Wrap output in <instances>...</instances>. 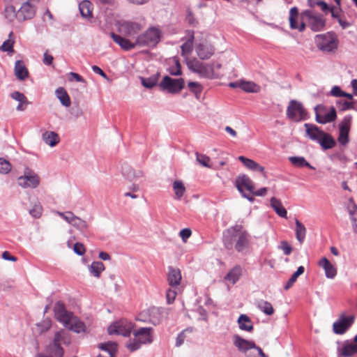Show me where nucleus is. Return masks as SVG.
<instances>
[{
    "label": "nucleus",
    "mask_w": 357,
    "mask_h": 357,
    "mask_svg": "<svg viewBox=\"0 0 357 357\" xmlns=\"http://www.w3.org/2000/svg\"><path fill=\"white\" fill-rule=\"evenodd\" d=\"M104 270L105 266L101 261H93L89 266L90 273L96 278H99Z\"/></svg>",
    "instance_id": "45"
},
{
    "label": "nucleus",
    "mask_w": 357,
    "mask_h": 357,
    "mask_svg": "<svg viewBox=\"0 0 357 357\" xmlns=\"http://www.w3.org/2000/svg\"><path fill=\"white\" fill-rule=\"evenodd\" d=\"M195 51L200 59L208 60L214 54L215 49L211 43L203 41L196 45Z\"/></svg>",
    "instance_id": "15"
},
{
    "label": "nucleus",
    "mask_w": 357,
    "mask_h": 357,
    "mask_svg": "<svg viewBox=\"0 0 357 357\" xmlns=\"http://www.w3.org/2000/svg\"><path fill=\"white\" fill-rule=\"evenodd\" d=\"M55 93L57 98L60 100L62 105L66 107L70 105V97L66 91L63 87L58 88Z\"/></svg>",
    "instance_id": "41"
},
{
    "label": "nucleus",
    "mask_w": 357,
    "mask_h": 357,
    "mask_svg": "<svg viewBox=\"0 0 357 357\" xmlns=\"http://www.w3.org/2000/svg\"><path fill=\"white\" fill-rule=\"evenodd\" d=\"M289 161L296 167H307L310 169H314L306 160L301 156H292L289 158Z\"/></svg>",
    "instance_id": "46"
},
{
    "label": "nucleus",
    "mask_w": 357,
    "mask_h": 357,
    "mask_svg": "<svg viewBox=\"0 0 357 357\" xmlns=\"http://www.w3.org/2000/svg\"><path fill=\"white\" fill-rule=\"evenodd\" d=\"M10 96L13 99L19 102V105L16 107L17 111H24L26 106L30 104L25 95L20 91H14Z\"/></svg>",
    "instance_id": "26"
},
{
    "label": "nucleus",
    "mask_w": 357,
    "mask_h": 357,
    "mask_svg": "<svg viewBox=\"0 0 357 357\" xmlns=\"http://www.w3.org/2000/svg\"><path fill=\"white\" fill-rule=\"evenodd\" d=\"M241 275L242 268L241 266L236 265L228 272L224 279L226 281L230 282L232 284H234L240 279Z\"/></svg>",
    "instance_id": "28"
},
{
    "label": "nucleus",
    "mask_w": 357,
    "mask_h": 357,
    "mask_svg": "<svg viewBox=\"0 0 357 357\" xmlns=\"http://www.w3.org/2000/svg\"><path fill=\"white\" fill-rule=\"evenodd\" d=\"M132 328L133 325L131 322L126 320H121L109 326L108 333L109 335L117 334L128 337L132 331Z\"/></svg>",
    "instance_id": "11"
},
{
    "label": "nucleus",
    "mask_w": 357,
    "mask_h": 357,
    "mask_svg": "<svg viewBox=\"0 0 357 357\" xmlns=\"http://www.w3.org/2000/svg\"><path fill=\"white\" fill-rule=\"evenodd\" d=\"M255 305L259 310L266 315H272L274 313V309L268 301L259 300L256 302Z\"/></svg>",
    "instance_id": "39"
},
{
    "label": "nucleus",
    "mask_w": 357,
    "mask_h": 357,
    "mask_svg": "<svg viewBox=\"0 0 357 357\" xmlns=\"http://www.w3.org/2000/svg\"><path fill=\"white\" fill-rule=\"evenodd\" d=\"M239 328L242 331L251 332L253 330V324L246 314H241L238 319Z\"/></svg>",
    "instance_id": "34"
},
{
    "label": "nucleus",
    "mask_w": 357,
    "mask_h": 357,
    "mask_svg": "<svg viewBox=\"0 0 357 357\" xmlns=\"http://www.w3.org/2000/svg\"><path fill=\"white\" fill-rule=\"evenodd\" d=\"M79 10L82 17L89 18L92 17V4L89 1L84 0L79 4Z\"/></svg>",
    "instance_id": "38"
},
{
    "label": "nucleus",
    "mask_w": 357,
    "mask_h": 357,
    "mask_svg": "<svg viewBox=\"0 0 357 357\" xmlns=\"http://www.w3.org/2000/svg\"><path fill=\"white\" fill-rule=\"evenodd\" d=\"M336 104L339 105L340 109L342 111L355 109V102L354 101L337 100Z\"/></svg>",
    "instance_id": "51"
},
{
    "label": "nucleus",
    "mask_w": 357,
    "mask_h": 357,
    "mask_svg": "<svg viewBox=\"0 0 357 357\" xmlns=\"http://www.w3.org/2000/svg\"><path fill=\"white\" fill-rule=\"evenodd\" d=\"M71 225L80 231L82 233H85L88 230L89 227L86 222L77 216H75V218H74Z\"/></svg>",
    "instance_id": "48"
},
{
    "label": "nucleus",
    "mask_w": 357,
    "mask_h": 357,
    "mask_svg": "<svg viewBox=\"0 0 357 357\" xmlns=\"http://www.w3.org/2000/svg\"><path fill=\"white\" fill-rule=\"evenodd\" d=\"M357 354V343L346 341L337 348L338 357H350Z\"/></svg>",
    "instance_id": "19"
},
{
    "label": "nucleus",
    "mask_w": 357,
    "mask_h": 357,
    "mask_svg": "<svg viewBox=\"0 0 357 357\" xmlns=\"http://www.w3.org/2000/svg\"><path fill=\"white\" fill-rule=\"evenodd\" d=\"M233 343L241 352H246L249 349L256 347V344L253 341H249L235 335L233 337Z\"/></svg>",
    "instance_id": "20"
},
{
    "label": "nucleus",
    "mask_w": 357,
    "mask_h": 357,
    "mask_svg": "<svg viewBox=\"0 0 357 357\" xmlns=\"http://www.w3.org/2000/svg\"><path fill=\"white\" fill-rule=\"evenodd\" d=\"M186 21L190 26L194 27L198 24V21L190 10H188L187 12Z\"/></svg>",
    "instance_id": "61"
},
{
    "label": "nucleus",
    "mask_w": 357,
    "mask_h": 357,
    "mask_svg": "<svg viewBox=\"0 0 357 357\" xmlns=\"http://www.w3.org/2000/svg\"><path fill=\"white\" fill-rule=\"evenodd\" d=\"M122 174L123 176L132 181L143 176V172L141 170H134L132 167L125 163L122 165Z\"/></svg>",
    "instance_id": "23"
},
{
    "label": "nucleus",
    "mask_w": 357,
    "mask_h": 357,
    "mask_svg": "<svg viewBox=\"0 0 357 357\" xmlns=\"http://www.w3.org/2000/svg\"><path fill=\"white\" fill-rule=\"evenodd\" d=\"M184 86L185 81L183 78L174 79L168 75L165 76L159 84L162 91L172 94L179 93Z\"/></svg>",
    "instance_id": "9"
},
{
    "label": "nucleus",
    "mask_w": 357,
    "mask_h": 357,
    "mask_svg": "<svg viewBox=\"0 0 357 357\" xmlns=\"http://www.w3.org/2000/svg\"><path fill=\"white\" fill-rule=\"evenodd\" d=\"M56 214L70 225H72L73 220H74V218H75V216H76L71 211H66L64 213L60 212V211H56Z\"/></svg>",
    "instance_id": "55"
},
{
    "label": "nucleus",
    "mask_w": 357,
    "mask_h": 357,
    "mask_svg": "<svg viewBox=\"0 0 357 357\" xmlns=\"http://www.w3.org/2000/svg\"><path fill=\"white\" fill-rule=\"evenodd\" d=\"M160 38L161 31L155 27H151L136 37V44L140 47H153L160 42Z\"/></svg>",
    "instance_id": "3"
},
{
    "label": "nucleus",
    "mask_w": 357,
    "mask_h": 357,
    "mask_svg": "<svg viewBox=\"0 0 357 357\" xmlns=\"http://www.w3.org/2000/svg\"><path fill=\"white\" fill-rule=\"evenodd\" d=\"M162 320V315L160 310L157 307H152L149 310V322L154 326L158 325Z\"/></svg>",
    "instance_id": "40"
},
{
    "label": "nucleus",
    "mask_w": 357,
    "mask_h": 357,
    "mask_svg": "<svg viewBox=\"0 0 357 357\" xmlns=\"http://www.w3.org/2000/svg\"><path fill=\"white\" fill-rule=\"evenodd\" d=\"M186 65L190 70L201 75H205L208 73L205 64L198 61L196 58H185Z\"/></svg>",
    "instance_id": "17"
},
{
    "label": "nucleus",
    "mask_w": 357,
    "mask_h": 357,
    "mask_svg": "<svg viewBox=\"0 0 357 357\" xmlns=\"http://www.w3.org/2000/svg\"><path fill=\"white\" fill-rule=\"evenodd\" d=\"M15 75L20 80H24L28 77L29 72L22 61L18 60L15 62Z\"/></svg>",
    "instance_id": "31"
},
{
    "label": "nucleus",
    "mask_w": 357,
    "mask_h": 357,
    "mask_svg": "<svg viewBox=\"0 0 357 357\" xmlns=\"http://www.w3.org/2000/svg\"><path fill=\"white\" fill-rule=\"evenodd\" d=\"M65 327L77 333L84 332L85 330L84 324L75 316L72 317L69 321V324L68 326H65Z\"/></svg>",
    "instance_id": "35"
},
{
    "label": "nucleus",
    "mask_w": 357,
    "mask_h": 357,
    "mask_svg": "<svg viewBox=\"0 0 357 357\" xmlns=\"http://www.w3.org/2000/svg\"><path fill=\"white\" fill-rule=\"evenodd\" d=\"M68 80L70 82L75 80L76 82H82V83L85 82V79L81 75H79V74H77L76 73L70 72L68 73Z\"/></svg>",
    "instance_id": "62"
},
{
    "label": "nucleus",
    "mask_w": 357,
    "mask_h": 357,
    "mask_svg": "<svg viewBox=\"0 0 357 357\" xmlns=\"http://www.w3.org/2000/svg\"><path fill=\"white\" fill-rule=\"evenodd\" d=\"M188 331H189L190 332H192V328H187V329L183 331L182 332H181L177 335L176 339V343H175L176 347H180V346H181L183 344L184 340L185 339V332Z\"/></svg>",
    "instance_id": "59"
},
{
    "label": "nucleus",
    "mask_w": 357,
    "mask_h": 357,
    "mask_svg": "<svg viewBox=\"0 0 357 357\" xmlns=\"http://www.w3.org/2000/svg\"><path fill=\"white\" fill-rule=\"evenodd\" d=\"M355 320L354 315L346 317L342 314L338 319L333 324V331L337 335L344 334L347 330L352 326Z\"/></svg>",
    "instance_id": "10"
},
{
    "label": "nucleus",
    "mask_w": 357,
    "mask_h": 357,
    "mask_svg": "<svg viewBox=\"0 0 357 357\" xmlns=\"http://www.w3.org/2000/svg\"><path fill=\"white\" fill-rule=\"evenodd\" d=\"M241 89L248 93H257L260 90V86L253 82L241 80Z\"/></svg>",
    "instance_id": "43"
},
{
    "label": "nucleus",
    "mask_w": 357,
    "mask_h": 357,
    "mask_svg": "<svg viewBox=\"0 0 357 357\" xmlns=\"http://www.w3.org/2000/svg\"><path fill=\"white\" fill-rule=\"evenodd\" d=\"M12 166L9 161L7 160L0 158V174H7L11 170Z\"/></svg>",
    "instance_id": "52"
},
{
    "label": "nucleus",
    "mask_w": 357,
    "mask_h": 357,
    "mask_svg": "<svg viewBox=\"0 0 357 357\" xmlns=\"http://www.w3.org/2000/svg\"><path fill=\"white\" fill-rule=\"evenodd\" d=\"M319 265L324 269L326 278L333 279L337 275L335 267L326 257L319 261Z\"/></svg>",
    "instance_id": "24"
},
{
    "label": "nucleus",
    "mask_w": 357,
    "mask_h": 357,
    "mask_svg": "<svg viewBox=\"0 0 357 357\" xmlns=\"http://www.w3.org/2000/svg\"><path fill=\"white\" fill-rule=\"evenodd\" d=\"M37 326L41 328L40 332L43 333L48 331L51 328L52 321L50 319H46L43 320L40 324H38Z\"/></svg>",
    "instance_id": "60"
},
{
    "label": "nucleus",
    "mask_w": 357,
    "mask_h": 357,
    "mask_svg": "<svg viewBox=\"0 0 357 357\" xmlns=\"http://www.w3.org/2000/svg\"><path fill=\"white\" fill-rule=\"evenodd\" d=\"M238 160L249 169L264 172V168L259 165L257 162L250 158H245V156L241 155L238 157Z\"/></svg>",
    "instance_id": "30"
},
{
    "label": "nucleus",
    "mask_w": 357,
    "mask_h": 357,
    "mask_svg": "<svg viewBox=\"0 0 357 357\" xmlns=\"http://www.w3.org/2000/svg\"><path fill=\"white\" fill-rule=\"evenodd\" d=\"M153 332L151 327H142L134 330L132 334L142 344H148L153 341Z\"/></svg>",
    "instance_id": "14"
},
{
    "label": "nucleus",
    "mask_w": 357,
    "mask_h": 357,
    "mask_svg": "<svg viewBox=\"0 0 357 357\" xmlns=\"http://www.w3.org/2000/svg\"><path fill=\"white\" fill-rule=\"evenodd\" d=\"M196 159L197 161L202 166L210 167V165L208 163L210 161L209 157L203 154H199V153H196Z\"/></svg>",
    "instance_id": "58"
},
{
    "label": "nucleus",
    "mask_w": 357,
    "mask_h": 357,
    "mask_svg": "<svg viewBox=\"0 0 357 357\" xmlns=\"http://www.w3.org/2000/svg\"><path fill=\"white\" fill-rule=\"evenodd\" d=\"M271 206L275 211V212L281 218H287V210L283 207L282 202L280 199L272 197L270 200Z\"/></svg>",
    "instance_id": "32"
},
{
    "label": "nucleus",
    "mask_w": 357,
    "mask_h": 357,
    "mask_svg": "<svg viewBox=\"0 0 357 357\" xmlns=\"http://www.w3.org/2000/svg\"><path fill=\"white\" fill-rule=\"evenodd\" d=\"M295 233H296V238L298 240V241L301 244L303 243L305 236H306V228L304 226V225L298 219H295Z\"/></svg>",
    "instance_id": "37"
},
{
    "label": "nucleus",
    "mask_w": 357,
    "mask_h": 357,
    "mask_svg": "<svg viewBox=\"0 0 357 357\" xmlns=\"http://www.w3.org/2000/svg\"><path fill=\"white\" fill-rule=\"evenodd\" d=\"M73 250H74V252L79 256H82L85 253V248H84V245L81 243H76L74 245Z\"/></svg>",
    "instance_id": "64"
},
{
    "label": "nucleus",
    "mask_w": 357,
    "mask_h": 357,
    "mask_svg": "<svg viewBox=\"0 0 357 357\" xmlns=\"http://www.w3.org/2000/svg\"><path fill=\"white\" fill-rule=\"evenodd\" d=\"M351 123V116H346L339 124V135L337 141L342 146H346L349 142V131Z\"/></svg>",
    "instance_id": "12"
},
{
    "label": "nucleus",
    "mask_w": 357,
    "mask_h": 357,
    "mask_svg": "<svg viewBox=\"0 0 357 357\" xmlns=\"http://www.w3.org/2000/svg\"><path fill=\"white\" fill-rule=\"evenodd\" d=\"M40 0H22L18 9V22H22L33 19L36 13Z\"/></svg>",
    "instance_id": "7"
},
{
    "label": "nucleus",
    "mask_w": 357,
    "mask_h": 357,
    "mask_svg": "<svg viewBox=\"0 0 357 357\" xmlns=\"http://www.w3.org/2000/svg\"><path fill=\"white\" fill-rule=\"evenodd\" d=\"M70 342L69 334L67 332L58 331L54 335L53 342L47 346V354L40 353L36 357H63L64 350L61 344L68 345Z\"/></svg>",
    "instance_id": "2"
},
{
    "label": "nucleus",
    "mask_w": 357,
    "mask_h": 357,
    "mask_svg": "<svg viewBox=\"0 0 357 357\" xmlns=\"http://www.w3.org/2000/svg\"><path fill=\"white\" fill-rule=\"evenodd\" d=\"M4 16L9 22H13L14 20L18 21V10H16L13 5L6 6L4 9Z\"/></svg>",
    "instance_id": "42"
},
{
    "label": "nucleus",
    "mask_w": 357,
    "mask_h": 357,
    "mask_svg": "<svg viewBox=\"0 0 357 357\" xmlns=\"http://www.w3.org/2000/svg\"><path fill=\"white\" fill-rule=\"evenodd\" d=\"M324 121L326 123L334 121L337 118L336 110L335 107H331L330 111L326 113L324 116Z\"/></svg>",
    "instance_id": "57"
},
{
    "label": "nucleus",
    "mask_w": 357,
    "mask_h": 357,
    "mask_svg": "<svg viewBox=\"0 0 357 357\" xmlns=\"http://www.w3.org/2000/svg\"><path fill=\"white\" fill-rule=\"evenodd\" d=\"M14 41H12L10 40H5L1 46L0 47V50L2 52H6L8 53V54L10 55L14 53V48H13Z\"/></svg>",
    "instance_id": "50"
},
{
    "label": "nucleus",
    "mask_w": 357,
    "mask_h": 357,
    "mask_svg": "<svg viewBox=\"0 0 357 357\" xmlns=\"http://www.w3.org/2000/svg\"><path fill=\"white\" fill-rule=\"evenodd\" d=\"M235 183L236 187L241 193L244 192L243 188H246L250 192H253L255 185L252 181L248 176L245 174L238 176Z\"/></svg>",
    "instance_id": "18"
},
{
    "label": "nucleus",
    "mask_w": 357,
    "mask_h": 357,
    "mask_svg": "<svg viewBox=\"0 0 357 357\" xmlns=\"http://www.w3.org/2000/svg\"><path fill=\"white\" fill-rule=\"evenodd\" d=\"M304 126L306 128L307 135L312 140L318 142L321 135H324V132L320 130L317 126L305 123Z\"/></svg>",
    "instance_id": "27"
},
{
    "label": "nucleus",
    "mask_w": 357,
    "mask_h": 357,
    "mask_svg": "<svg viewBox=\"0 0 357 357\" xmlns=\"http://www.w3.org/2000/svg\"><path fill=\"white\" fill-rule=\"evenodd\" d=\"M43 208L40 203H36L33 205V208L29 211L30 215L35 218H38L42 215Z\"/></svg>",
    "instance_id": "56"
},
{
    "label": "nucleus",
    "mask_w": 357,
    "mask_h": 357,
    "mask_svg": "<svg viewBox=\"0 0 357 357\" xmlns=\"http://www.w3.org/2000/svg\"><path fill=\"white\" fill-rule=\"evenodd\" d=\"M223 243L227 250L235 248L241 252L248 247L250 236L241 225H236L224 231Z\"/></svg>",
    "instance_id": "1"
},
{
    "label": "nucleus",
    "mask_w": 357,
    "mask_h": 357,
    "mask_svg": "<svg viewBox=\"0 0 357 357\" xmlns=\"http://www.w3.org/2000/svg\"><path fill=\"white\" fill-rule=\"evenodd\" d=\"M173 189L175 192L176 198L180 199L185 192V188L181 181H175L173 183Z\"/></svg>",
    "instance_id": "47"
},
{
    "label": "nucleus",
    "mask_w": 357,
    "mask_h": 357,
    "mask_svg": "<svg viewBox=\"0 0 357 357\" xmlns=\"http://www.w3.org/2000/svg\"><path fill=\"white\" fill-rule=\"evenodd\" d=\"M167 280L170 286L174 287L178 285L181 280V275L179 269L169 268Z\"/></svg>",
    "instance_id": "36"
},
{
    "label": "nucleus",
    "mask_w": 357,
    "mask_h": 357,
    "mask_svg": "<svg viewBox=\"0 0 357 357\" xmlns=\"http://www.w3.org/2000/svg\"><path fill=\"white\" fill-rule=\"evenodd\" d=\"M188 86L190 91L193 93L196 97L198 98L202 93V85L196 82H190L188 84Z\"/></svg>",
    "instance_id": "49"
},
{
    "label": "nucleus",
    "mask_w": 357,
    "mask_h": 357,
    "mask_svg": "<svg viewBox=\"0 0 357 357\" xmlns=\"http://www.w3.org/2000/svg\"><path fill=\"white\" fill-rule=\"evenodd\" d=\"M280 248L283 251L285 255H289L292 251L291 246L285 241L281 242Z\"/></svg>",
    "instance_id": "63"
},
{
    "label": "nucleus",
    "mask_w": 357,
    "mask_h": 357,
    "mask_svg": "<svg viewBox=\"0 0 357 357\" xmlns=\"http://www.w3.org/2000/svg\"><path fill=\"white\" fill-rule=\"evenodd\" d=\"M98 347L105 352V354H99L97 357H115L117 351V344L113 342L100 343Z\"/></svg>",
    "instance_id": "21"
},
{
    "label": "nucleus",
    "mask_w": 357,
    "mask_h": 357,
    "mask_svg": "<svg viewBox=\"0 0 357 357\" xmlns=\"http://www.w3.org/2000/svg\"><path fill=\"white\" fill-rule=\"evenodd\" d=\"M141 342H139L135 337L133 340H129L126 344V348L131 352L135 351L140 349Z\"/></svg>",
    "instance_id": "53"
},
{
    "label": "nucleus",
    "mask_w": 357,
    "mask_h": 357,
    "mask_svg": "<svg viewBox=\"0 0 357 357\" xmlns=\"http://www.w3.org/2000/svg\"><path fill=\"white\" fill-rule=\"evenodd\" d=\"M110 36L113 40L118 44L123 50L129 51L135 48L136 42L132 43L130 40L125 38L119 35H117L113 32L110 33Z\"/></svg>",
    "instance_id": "22"
},
{
    "label": "nucleus",
    "mask_w": 357,
    "mask_h": 357,
    "mask_svg": "<svg viewBox=\"0 0 357 357\" xmlns=\"http://www.w3.org/2000/svg\"><path fill=\"white\" fill-rule=\"evenodd\" d=\"M287 116L293 121L299 122L307 119L308 114L301 102L291 100L287 108Z\"/></svg>",
    "instance_id": "6"
},
{
    "label": "nucleus",
    "mask_w": 357,
    "mask_h": 357,
    "mask_svg": "<svg viewBox=\"0 0 357 357\" xmlns=\"http://www.w3.org/2000/svg\"><path fill=\"white\" fill-rule=\"evenodd\" d=\"M141 83L147 89H152L157 84V79L154 77H149V78H144L141 77Z\"/></svg>",
    "instance_id": "54"
},
{
    "label": "nucleus",
    "mask_w": 357,
    "mask_h": 357,
    "mask_svg": "<svg viewBox=\"0 0 357 357\" xmlns=\"http://www.w3.org/2000/svg\"><path fill=\"white\" fill-rule=\"evenodd\" d=\"M301 20L307 22L312 31L317 32L324 29L326 20L320 14L314 13L312 10H305L301 14Z\"/></svg>",
    "instance_id": "5"
},
{
    "label": "nucleus",
    "mask_w": 357,
    "mask_h": 357,
    "mask_svg": "<svg viewBox=\"0 0 357 357\" xmlns=\"http://www.w3.org/2000/svg\"><path fill=\"white\" fill-rule=\"evenodd\" d=\"M54 311L56 320L62 323L64 326L69 324V321L74 316L72 312L67 311L64 304L61 301L55 303Z\"/></svg>",
    "instance_id": "13"
},
{
    "label": "nucleus",
    "mask_w": 357,
    "mask_h": 357,
    "mask_svg": "<svg viewBox=\"0 0 357 357\" xmlns=\"http://www.w3.org/2000/svg\"><path fill=\"white\" fill-rule=\"evenodd\" d=\"M142 29V25L135 22H123L119 26L120 32L129 37L136 36Z\"/></svg>",
    "instance_id": "16"
},
{
    "label": "nucleus",
    "mask_w": 357,
    "mask_h": 357,
    "mask_svg": "<svg viewBox=\"0 0 357 357\" xmlns=\"http://www.w3.org/2000/svg\"><path fill=\"white\" fill-rule=\"evenodd\" d=\"M347 209L353 231L357 234V205L354 202L352 198L349 199Z\"/></svg>",
    "instance_id": "25"
},
{
    "label": "nucleus",
    "mask_w": 357,
    "mask_h": 357,
    "mask_svg": "<svg viewBox=\"0 0 357 357\" xmlns=\"http://www.w3.org/2000/svg\"><path fill=\"white\" fill-rule=\"evenodd\" d=\"M193 40L194 34L192 33L189 39L187 41H185L181 47L182 56L188 58V56L192 52V50Z\"/></svg>",
    "instance_id": "44"
},
{
    "label": "nucleus",
    "mask_w": 357,
    "mask_h": 357,
    "mask_svg": "<svg viewBox=\"0 0 357 357\" xmlns=\"http://www.w3.org/2000/svg\"><path fill=\"white\" fill-rule=\"evenodd\" d=\"M318 142L324 150L332 149L336 145L334 138L330 134L326 132H324Z\"/></svg>",
    "instance_id": "33"
},
{
    "label": "nucleus",
    "mask_w": 357,
    "mask_h": 357,
    "mask_svg": "<svg viewBox=\"0 0 357 357\" xmlns=\"http://www.w3.org/2000/svg\"><path fill=\"white\" fill-rule=\"evenodd\" d=\"M40 182L39 176L32 169L25 168L24 174L17 178L18 185L23 188H36Z\"/></svg>",
    "instance_id": "8"
},
{
    "label": "nucleus",
    "mask_w": 357,
    "mask_h": 357,
    "mask_svg": "<svg viewBox=\"0 0 357 357\" xmlns=\"http://www.w3.org/2000/svg\"><path fill=\"white\" fill-rule=\"evenodd\" d=\"M42 139L51 147L55 146L60 141L59 135L54 131H45L42 135Z\"/></svg>",
    "instance_id": "29"
},
{
    "label": "nucleus",
    "mask_w": 357,
    "mask_h": 357,
    "mask_svg": "<svg viewBox=\"0 0 357 357\" xmlns=\"http://www.w3.org/2000/svg\"><path fill=\"white\" fill-rule=\"evenodd\" d=\"M317 47L323 52H333L337 48L338 40L334 32L318 34L315 37Z\"/></svg>",
    "instance_id": "4"
}]
</instances>
